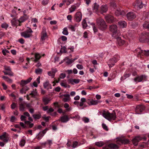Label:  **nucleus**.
<instances>
[{
    "mask_svg": "<svg viewBox=\"0 0 149 149\" xmlns=\"http://www.w3.org/2000/svg\"><path fill=\"white\" fill-rule=\"evenodd\" d=\"M86 19H85L83 20L82 22V25L83 26V28L84 29H86L87 26V24L86 20Z\"/></svg>",
    "mask_w": 149,
    "mask_h": 149,
    "instance_id": "58836bf2",
    "label": "nucleus"
},
{
    "mask_svg": "<svg viewBox=\"0 0 149 149\" xmlns=\"http://www.w3.org/2000/svg\"><path fill=\"white\" fill-rule=\"evenodd\" d=\"M35 59L34 61L36 62H37L38 60H40L41 58V55L40 54L38 53H36L35 54Z\"/></svg>",
    "mask_w": 149,
    "mask_h": 149,
    "instance_id": "7c9ffc66",
    "label": "nucleus"
},
{
    "mask_svg": "<svg viewBox=\"0 0 149 149\" xmlns=\"http://www.w3.org/2000/svg\"><path fill=\"white\" fill-rule=\"evenodd\" d=\"M0 139L3 141L4 142L7 143L9 140V137L8 134L5 132L0 136Z\"/></svg>",
    "mask_w": 149,
    "mask_h": 149,
    "instance_id": "6e6552de",
    "label": "nucleus"
},
{
    "mask_svg": "<svg viewBox=\"0 0 149 149\" xmlns=\"http://www.w3.org/2000/svg\"><path fill=\"white\" fill-rule=\"evenodd\" d=\"M136 51V52L137 53V54H143V50H142L140 48H138L137 49L135 50Z\"/></svg>",
    "mask_w": 149,
    "mask_h": 149,
    "instance_id": "de8ad7c7",
    "label": "nucleus"
},
{
    "mask_svg": "<svg viewBox=\"0 0 149 149\" xmlns=\"http://www.w3.org/2000/svg\"><path fill=\"white\" fill-rule=\"evenodd\" d=\"M78 146V142L77 141H75L73 143L72 147L74 148Z\"/></svg>",
    "mask_w": 149,
    "mask_h": 149,
    "instance_id": "0e129e2a",
    "label": "nucleus"
},
{
    "mask_svg": "<svg viewBox=\"0 0 149 149\" xmlns=\"http://www.w3.org/2000/svg\"><path fill=\"white\" fill-rule=\"evenodd\" d=\"M48 37L46 32V28L45 27H43L40 33V41H44Z\"/></svg>",
    "mask_w": 149,
    "mask_h": 149,
    "instance_id": "20e7f679",
    "label": "nucleus"
},
{
    "mask_svg": "<svg viewBox=\"0 0 149 149\" xmlns=\"http://www.w3.org/2000/svg\"><path fill=\"white\" fill-rule=\"evenodd\" d=\"M127 19L130 20H132L135 18L136 16L133 12H129L127 14Z\"/></svg>",
    "mask_w": 149,
    "mask_h": 149,
    "instance_id": "4468645a",
    "label": "nucleus"
},
{
    "mask_svg": "<svg viewBox=\"0 0 149 149\" xmlns=\"http://www.w3.org/2000/svg\"><path fill=\"white\" fill-rule=\"evenodd\" d=\"M97 23L100 29L103 30L107 28V26L104 20L99 18L96 19Z\"/></svg>",
    "mask_w": 149,
    "mask_h": 149,
    "instance_id": "f03ea898",
    "label": "nucleus"
},
{
    "mask_svg": "<svg viewBox=\"0 0 149 149\" xmlns=\"http://www.w3.org/2000/svg\"><path fill=\"white\" fill-rule=\"evenodd\" d=\"M91 24L92 25V27L94 33H95L97 32L98 29L95 26V24L93 23H92Z\"/></svg>",
    "mask_w": 149,
    "mask_h": 149,
    "instance_id": "79ce46f5",
    "label": "nucleus"
},
{
    "mask_svg": "<svg viewBox=\"0 0 149 149\" xmlns=\"http://www.w3.org/2000/svg\"><path fill=\"white\" fill-rule=\"evenodd\" d=\"M8 26V24L6 23H4L1 25V27L3 28L7 29Z\"/></svg>",
    "mask_w": 149,
    "mask_h": 149,
    "instance_id": "5fc2aeb1",
    "label": "nucleus"
},
{
    "mask_svg": "<svg viewBox=\"0 0 149 149\" xmlns=\"http://www.w3.org/2000/svg\"><path fill=\"white\" fill-rule=\"evenodd\" d=\"M68 27L69 29H70L72 31H75V27L73 25H69Z\"/></svg>",
    "mask_w": 149,
    "mask_h": 149,
    "instance_id": "bf43d9fd",
    "label": "nucleus"
},
{
    "mask_svg": "<svg viewBox=\"0 0 149 149\" xmlns=\"http://www.w3.org/2000/svg\"><path fill=\"white\" fill-rule=\"evenodd\" d=\"M110 6L111 7H113L114 9H115L116 7V5L114 1H112L110 3Z\"/></svg>",
    "mask_w": 149,
    "mask_h": 149,
    "instance_id": "6e6d98bb",
    "label": "nucleus"
},
{
    "mask_svg": "<svg viewBox=\"0 0 149 149\" xmlns=\"http://www.w3.org/2000/svg\"><path fill=\"white\" fill-rule=\"evenodd\" d=\"M78 58V57H77L75 58H74L73 59H69L68 57H66L65 59L67 61H66V63L68 64H70L73 63L75 60Z\"/></svg>",
    "mask_w": 149,
    "mask_h": 149,
    "instance_id": "5701e85b",
    "label": "nucleus"
},
{
    "mask_svg": "<svg viewBox=\"0 0 149 149\" xmlns=\"http://www.w3.org/2000/svg\"><path fill=\"white\" fill-rule=\"evenodd\" d=\"M47 74L49 76H51L52 78H54L55 76V74H53L51 71H48Z\"/></svg>",
    "mask_w": 149,
    "mask_h": 149,
    "instance_id": "864d4df0",
    "label": "nucleus"
},
{
    "mask_svg": "<svg viewBox=\"0 0 149 149\" xmlns=\"http://www.w3.org/2000/svg\"><path fill=\"white\" fill-rule=\"evenodd\" d=\"M106 22L109 23H111L115 21L114 17L111 15H107L105 17Z\"/></svg>",
    "mask_w": 149,
    "mask_h": 149,
    "instance_id": "423d86ee",
    "label": "nucleus"
},
{
    "mask_svg": "<svg viewBox=\"0 0 149 149\" xmlns=\"http://www.w3.org/2000/svg\"><path fill=\"white\" fill-rule=\"evenodd\" d=\"M143 4L141 0H138L134 6V8L137 10H139L143 8Z\"/></svg>",
    "mask_w": 149,
    "mask_h": 149,
    "instance_id": "9b49d317",
    "label": "nucleus"
},
{
    "mask_svg": "<svg viewBox=\"0 0 149 149\" xmlns=\"http://www.w3.org/2000/svg\"><path fill=\"white\" fill-rule=\"evenodd\" d=\"M115 14L116 15L118 16L120 15H125V12L122 10L121 11L120 10H117L115 12Z\"/></svg>",
    "mask_w": 149,
    "mask_h": 149,
    "instance_id": "393cba45",
    "label": "nucleus"
},
{
    "mask_svg": "<svg viewBox=\"0 0 149 149\" xmlns=\"http://www.w3.org/2000/svg\"><path fill=\"white\" fill-rule=\"evenodd\" d=\"M69 118L67 115H64L60 117L59 120L62 123H65L69 121Z\"/></svg>",
    "mask_w": 149,
    "mask_h": 149,
    "instance_id": "f3484780",
    "label": "nucleus"
},
{
    "mask_svg": "<svg viewBox=\"0 0 149 149\" xmlns=\"http://www.w3.org/2000/svg\"><path fill=\"white\" fill-rule=\"evenodd\" d=\"M0 107H1V109L2 110H3L4 111V112L5 111V104H1L0 105Z\"/></svg>",
    "mask_w": 149,
    "mask_h": 149,
    "instance_id": "4d7b16f0",
    "label": "nucleus"
},
{
    "mask_svg": "<svg viewBox=\"0 0 149 149\" xmlns=\"http://www.w3.org/2000/svg\"><path fill=\"white\" fill-rule=\"evenodd\" d=\"M102 126L103 128L106 131H108V127L107 126L104 124H102Z\"/></svg>",
    "mask_w": 149,
    "mask_h": 149,
    "instance_id": "774afa93",
    "label": "nucleus"
},
{
    "mask_svg": "<svg viewBox=\"0 0 149 149\" xmlns=\"http://www.w3.org/2000/svg\"><path fill=\"white\" fill-rule=\"evenodd\" d=\"M86 101V99L84 98H82L80 100V102L79 104V106L82 107L84 105V103Z\"/></svg>",
    "mask_w": 149,
    "mask_h": 149,
    "instance_id": "37998d69",
    "label": "nucleus"
},
{
    "mask_svg": "<svg viewBox=\"0 0 149 149\" xmlns=\"http://www.w3.org/2000/svg\"><path fill=\"white\" fill-rule=\"evenodd\" d=\"M64 107L66 109V111H69L72 110V109L71 107H70L69 108V105L67 103H65L64 104Z\"/></svg>",
    "mask_w": 149,
    "mask_h": 149,
    "instance_id": "f704fd0d",
    "label": "nucleus"
},
{
    "mask_svg": "<svg viewBox=\"0 0 149 149\" xmlns=\"http://www.w3.org/2000/svg\"><path fill=\"white\" fill-rule=\"evenodd\" d=\"M60 97L63 99V101L64 102H68L70 99V95L67 94L62 95L60 96Z\"/></svg>",
    "mask_w": 149,
    "mask_h": 149,
    "instance_id": "9d476101",
    "label": "nucleus"
},
{
    "mask_svg": "<svg viewBox=\"0 0 149 149\" xmlns=\"http://www.w3.org/2000/svg\"><path fill=\"white\" fill-rule=\"evenodd\" d=\"M22 87V88L20 90V92L22 94L26 93V92L29 89V88L26 86Z\"/></svg>",
    "mask_w": 149,
    "mask_h": 149,
    "instance_id": "a878e982",
    "label": "nucleus"
},
{
    "mask_svg": "<svg viewBox=\"0 0 149 149\" xmlns=\"http://www.w3.org/2000/svg\"><path fill=\"white\" fill-rule=\"evenodd\" d=\"M74 0H67V1L65 0V2L66 4L67 5H69L70 4L72 3Z\"/></svg>",
    "mask_w": 149,
    "mask_h": 149,
    "instance_id": "3c124183",
    "label": "nucleus"
},
{
    "mask_svg": "<svg viewBox=\"0 0 149 149\" xmlns=\"http://www.w3.org/2000/svg\"><path fill=\"white\" fill-rule=\"evenodd\" d=\"M109 148H110L111 149H117L119 148V146L117 145L113 144L111 143L108 145Z\"/></svg>",
    "mask_w": 149,
    "mask_h": 149,
    "instance_id": "c85d7f7f",
    "label": "nucleus"
},
{
    "mask_svg": "<svg viewBox=\"0 0 149 149\" xmlns=\"http://www.w3.org/2000/svg\"><path fill=\"white\" fill-rule=\"evenodd\" d=\"M117 42L118 45L119 46H122L125 43V41L124 40L121 39V38L118 37L117 38Z\"/></svg>",
    "mask_w": 149,
    "mask_h": 149,
    "instance_id": "2f4dec72",
    "label": "nucleus"
},
{
    "mask_svg": "<svg viewBox=\"0 0 149 149\" xmlns=\"http://www.w3.org/2000/svg\"><path fill=\"white\" fill-rule=\"evenodd\" d=\"M32 79V78L29 77L26 80H22L21 81L20 85L22 87H24L25 85L30 82Z\"/></svg>",
    "mask_w": 149,
    "mask_h": 149,
    "instance_id": "f8f14e48",
    "label": "nucleus"
},
{
    "mask_svg": "<svg viewBox=\"0 0 149 149\" xmlns=\"http://www.w3.org/2000/svg\"><path fill=\"white\" fill-rule=\"evenodd\" d=\"M80 4L79 3L74 4L72 5L69 8V10L70 13H72L79 6Z\"/></svg>",
    "mask_w": 149,
    "mask_h": 149,
    "instance_id": "a211bd4d",
    "label": "nucleus"
},
{
    "mask_svg": "<svg viewBox=\"0 0 149 149\" xmlns=\"http://www.w3.org/2000/svg\"><path fill=\"white\" fill-rule=\"evenodd\" d=\"M32 116L35 119H39L41 118V115L40 114H34Z\"/></svg>",
    "mask_w": 149,
    "mask_h": 149,
    "instance_id": "a19ab883",
    "label": "nucleus"
},
{
    "mask_svg": "<svg viewBox=\"0 0 149 149\" xmlns=\"http://www.w3.org/2000/svg\"><path fill=\"white\" fill-rule=\"evenodd\" d=\"M145 109V107L142 105L137 106L135 109V111L137 114H140Z\"/></svg>",
    "mask_w": 149,
    "mask_h": 149,
    "instance_id": "1a4fd4ad",
    "label": "nucleus"
},
{
    "mask_svg": "<svg viewBox=\"0 0 149 149\" xmlns=\"http://www.w3.org/2000/svg\"><path fill=\"white\" fill-rule=\"evenodd\" d=\"M143 54L147 56H149V50H145L143 51Z\"/></svg>",
    "mask_w": 149,
    "mask_h": 149,
    "instance_id": "338daca9",
    "label": "nucleus"
},
{
    "mask_svg": "<svg viewBox=\"0 0 149 149\" xmlns=\"http://www.w3.org/2000/svg\"><path fill=\"white\" fill-rule=\"evenodd\" d=\"M2 53L5 56L6 55V53H9V52L8 50L6 49H5L2 51Z\"/></svg>",
    "mask_w": 149,
    "mask_h": 149,
    "instance_id": "680f3d73",
    "label": "nucleus"
},
{
    "mask_svg": "<svg viewBox=\"0 0 149 149\" xmlns=\"http://www.w3.org/2000/svg\"><path fill=\"white\" fill-rule=\"evenodd\" d=\"M105 144V143L102 141L96 142L95 143V145L99 147H102Z\"/></svg>",
    "mask_w": 149,
    "mask_h": 149,
    "instance_id": "c9c22d12",
    "label": "nucleus"
},
{
    "mask_svg": "<svg viewBox=\"0 0 149 149\" xmlns=\"http://www.w3.org/2000/svg\"><path fill=\"white\" fill-rule=\"evenodd\" d=\"M117 143L118 144H126L129 142V141L124 138L122 139L121 138H117Z\"/></svg>",
    "mask_w": 149,
    "mask_h": 149,
    "instance_id": "0eeeda50",
    "label": "nucleus"
},
{
    "mask_svg": "<svg viewBox=\"0 0 149 149\" xmlns=\"http://www.w3.org/2000/svg\"><path fill=\"white\" fill-rule=\"evenodd\" d=\"M142 139V138L141 137H136L132 139V143L135 146H136L138 144V142L141 140Z\"/></svg>",
    "mask_w": 149,
    "mask_h": 149,
    "instance_id": "2eb2a0df",
    "label": "nucleus"
},
{
    "mask_svg": "<svg viewBox=\"0 0 149 149\" xmlns=\"http://www.w3.org/2000/svg\"><path fill=\"white\" fill-rule=\"evenodd\" d=\"M43 86L45 88L48 89V87H49V88L51 89L52 88L51 85L49 83L48 81H46L43 83Z\"/></svg>",
    "mask_w": 149,
    "mask_h": 149,
    "instance_id": "4be33fe9",
    "label": "nucleus"
},
{
    "mask_svg": "<svg viewBox=\"0 0 149 149\" xmlns=\"http://www.w3.org/2000/svg\"><path fill=\"white\" fill-rule=\"evenodd\" d=\"M99 5L96 3H95L93 6V11L96 13L99 12Z\"/></svg>",
    "mask_w": 149,
    "mask_h": 149,
    "instance_id": "b1692460",
    "label": "nucleus"
},
{
    "mask_svg": "<svg viewBox=\"0 0 149 149\" xmlns=\"http://www.w3.org/2000/svg\"><path fill=\"white\" fill-rule=\"evenodd\" d=\"M82 120L83 121H84L85 123H88L89 121V118L86 117H83L82 118Z\"/></svg>",
    "mask_w": 149,
    "mask_h": 149,
    "instance_id": "13d9d810",
    "label": "nucleus"
},
{
    "mask_svg": "<svg viewBox=\"0 0 149 149\" xmlns=\"http://www.w3.org/2000/svg\"><path fill=\"white\" fill-rule=\"evenodd\" d=\"M143 77V75L138 76L134 79V80L135 82H140L142 81Z\"/></svg>",
    "mask_w": 149,
    "mask_h": 149,
    "instance_id": "cd10ccee",
    "label": "nucleus"
},
{
    "mask_svg": "<svg viewBox=\"0 0 149 149\" xmlns=\"http://www.w3.org/2000/svg\"><path fill=\"white\" fill-rule=\"evenodd\" d=\"M25 141L24 139H22L20 141L19 145L22 146H24L25 143Z\"/></svg>",
    "mask_w": 149,
    "mask_h": 149,
    "instance_id": "603ef678",
    "label": "nucleus"
},
{
    "mask_svg": "<svg viewBox=\"0 0 149 149\" xmlns=\"http://www.w3.org/2000/svg\"><path fill=\"white\" fill-rule=\"evenodd\" d=\"M120 57L118 56H116L110 59L108 62V65L109 67L111 68L113 66L118 60L119 59Z\"/></svg>",
    "mask_w": 149,
    "mask_h": 149,
    "instance_id": "39448f33",
    "label": "nucleus"
},
{
    "mask_svg": "<svg viewBox=\"0 0 149 149\" xmlns=\"http://www.w3.org/2000/svg\"><path fill=\"white\" fill-rule=\"evenodd\" d=\"M66 48L65 46H63L61 48V51L62 52L64 53H66L67 52L66 50Z\"/></svg>",
    "mask_w": 149,
    "mask_h": 149,
    "instance_id": "052dcab7",
    "label": "nucleus"
},
{
    "mask_svg": "<svg viewBox=\"0 0 149 149\" xmlns=\"http://www.w3.org/2000/svg\"><path fill=\"white\" fill-rule=\"evenodd\" d=\"M42 69L39 68L36 69L35 72L37 74H39L42 73Z\"/></svg>",
    "mask_w": 149,
    "mask_h": 149,
    "instance_id": "09e8293b",
    "label": "nucleus"
},
{
    "mask_svg": "<svg viewBox=\"0 0 149 149\" xmlns=\"http://www.w3.org/2000/svg\"><path fill=\"white\" fill-rule=\"evenodd\" d=\"M28 18V17L26 15H24L22 17H21L19 19V23H22L24 22Z\"/></svg>",
    "mask_w": 149,
    "mask_h": 149,
    "instance_id": "c756f323",
    "label": "nucleus"
},
{
    "mask_svg": "<svg viewBox=\"0 0 149 149\" xmlns=\"http://www.w3.org/2000/svg\"><path fill=\"white\" fill-rule=\"evenodd\" d=\"M16 107V104L14 102L10 106L11 108L12 109H15Z\"/></svg>",
    "mask_w": 149,
    "mask_h": 149,
    "instance_id": "e2e57ef3",
    "label": "nucleus"
},
{
    "mask_svg": "<svg viewBox=\"0 0 149 149\" xmlns=\"http://www.w3.org/2000/svg\"><path fill=\"white\" fill-rule=\"evenodd\" d=\"M143 26L144 28L147 29L149 30V23L148 22H145L143 24Z\"/></svg>",
    "mask_w": 149,
    "mask_h": 149,
    "instance_id": "49530a36",
    "label": "nucleus"
},
{
    "mask_svg": "<svg viewBox=\"0 0 149 149\" xmlns=\"http://www.w3.org/2000/svg\"><path fill=\"white\" fill-rule=\"evenodd\" d=\"M66 77V75L65 73H61L60 74L59 76L60 78L61 79H63L65 78Z\"/></svg>",
    "mask_w": 149,
    "mask_h": 149,
    "instance_id": "69168bd1",
    "label": "nucleus"
},
{
    "mask_svg": "<svg viewBox=\"0 0 149 149\" xmlns=\"http://www.w3.org/2000/svg\"><path fill=\"white\" fill-rule=\"evenodd\" d=\"M62 33L63 34L65 35H67L68 34V31L67 28L66 27L64 28L63 29Z\"/></svg>",
    "mask_w": 149,
    "mask_h": 149,
    "instance_id": "8fccbe9b",
    "label": "nucleus"
},
{
    "mask_svg": "<svg viewBox=\"0 0 149 149\" xmlns=\"http://www.w3.org/2000/svg\"><path fill=\"white\" fill-rule=\"evenodd\" d=\"M30 95H31L32 97H34L37 95V92L36 89L33 90L29 94Z\"/></svg>",
    "mask_w": 149,
    "mask_h": 149,
    "instance_id": "473e14b6",
    "label": "nucleus"
},
{
    "mask_svg": "<svg viewBox=\"0 0 149 149\" xmlns=\"http://www.w3.org/2000/svg\"><path fill=\"white\" fill-rule=\"evenodd\" d=\"M103 117L109 121L111 120H114L116 118V113L115 112H113L110 113L108 111H104L102 113Z\"/></svg>",
    "mask_w": 149,
    "mask_h": 149,
    "instance_id": "f257e3e1",
    "label": "nucleus"
},
{
    "mask_svg": "<svg viewBox=\"0 0 149 149\" xmlns=\"http://www.w3.org/2000/svg\"><path fill=\"white\" fill-rule=\"evenodd\" d=\"M50 100V99L49 98L47 97H44L43 99V102L46 105L47 104L49 103Z\"/></svg>",
    "mask_w": 149,
    "mask_h": 149,
    "instance_id": "ea45409f",
    "label": "nucleus"
},
{
    "mask_svg": "<svg viewBox=\"0 0 149 149\" xmlns=\"http://www.w3.org/2000/svg\"><path fill=\"white\" fill-rule=\"evenodd\" d=\"M11 22L13 25H17L19 21L17 19H13L11 21Z\"/></svg>",
    "mask_w": 149,
    "mask_h": 149,
    "instance_id": "c03bdc74",
    "label": "nucleus"
},
{
    "mask_svg": "<svg viewBox=\"0 0 149 149\" xmlns=\"http://www.w3.org/2000/svg\"><path fill=\"white\" fill-rule=\"evenodd\" d=\"M118 23V25L120 28H123L127 26V24L124 21H120Z\"/></svg>",
    "mask_w": 149,
    "mask_h": 149,
    "instance_id": "bb28decb",
    "label": "nucleus"
},
{
    "mask_svg": "<svg viewBox=\"0 0 149 149\" xmlns=\"http://www.w3.org/2000/svg\"><path fill=\"white\" fill-rule=\"evenodd\" d=\"M3 72L5 75H8L10 76H13V73L12 72L11 70L8 71H3Z\"/></svg>",
    "mask_w": 149,
    "mask_h": 149,
    "instance_id": "4c0bfd02",
    "label": "nucleus"
},
{
    "mask_svg": "<svg viewBox=\"0 0 149 149\" xmlns=\"http://www.w3.org/2000/svg\"><path fill=\"white\" fill-rule=\"evenodd\" d=\"M68 81L70 83L73 85L74 84H78L80 81V80L79 79H69Z\"/></svg>",
    "mask_w": 149,
    "mask_h": 149,
    "instance_id": "412c9836",
    "label": "nucleus"
},
{
    "mask_svg": "<svg viewBox=\"0 0 149 149\" xmlns=\"http://www.w3.org/2000/svg\"><path fill=\"white\" fill-rule=\"evenodd\" d=\"M87 102L88 104L89 105H95L99 102L97 100L90 99H88Z\"/></svg>",
    "mask_w": 149,
    "mask_h": 149,
    "instance_id": "dca6fc26",
    "label": "nucleus"
},
{
    "mask_svg": "<svg viewBox=\"0 0 149 149\" xmlns=\"http://www.w3.org/2000/svg\"><path fill=\"white\" fill-rule=\"evenodd\" d=\"M108 10V7L106 5H102L100 8V12L102 13H106Z\"/></svg>",
    "mask_w": 149,
    "mask_h": 149,
    "instance_id": "aec40b11",
    "label": "nucleus"
},
{
    "mask_svg": "<svg viewBox=\"0 0 149 149\" xmlns=\"http://www.w3.org/2000/svg\"><path fill=\"white\" fill-rule=\"evenodd\" d=\"M109 29L113 33V35H114V34L116 33L117 31V26L115 24L111 25L110 26Z\"/></svg>",
    "mask_w": 149,
    "mask_h": 149,
    "instance_id": "6ab92c4d",
    "label": "nucleus"
},
{
    "mask_svg": "<svg viewBox=\"0 0 149 149\" xmlns=\"http://www.w3.org/2000/svg\"><path fill=\"white\" fill-rule=\"evenodd\" d=\"M33 31L31 29L29 28L24 31L21 33V35L22 36L24 37L25 38H29L32 36V33Z\"/></svg>",
    "mask_w": 149,
    "mask_h": 149,
    "instance_id": "7ed1b4c3",
    "label": "nucleus"
},
{
    "mask_svg": "<svg viewBox=\"0 0 149 149\" xmlns=\"http://www.w3.org/2000/svg\"><path fill=\"white\" fill-rule=\"evenodd\" d=\"M2 77L4 80L9 83H11L12 82V80L7 77L3 76Z\"/></svg>",
    "mask_w": 149,
    "mask_h": 149,
    "instance_id": "e433bc0d",
    "label": "nucleus"
},
{
    "mask_svg": "<svg viewBox=\"0 0 149 149\" xmlns=\"http://www.w3.org/2000/svg\"><path fill=\"white\" fill-rule=\"evenodd\" d=\"M142 39H148L149 38V33H144V34L142 36Z\"/></svg>",
    "mask_w": 149,
    "mask_h": 149,
    "instance_id": "a18cd8bd",
    "label": "nucleus"
},
{
    "mask_svg": "<svg viewBox=\"0 0 149 149\" xmlns=\"http://www.w3.org/2000/svg\"><path fill=\"white\" fill-rule=\"evenodd\" d=\"M75 20L77 22H80L82 18V15L80 12H77L75 15Z\"/></svg>",
    "mask_w": 149,
    "mask_h": 149,
    "instance_id": "ddd939ff",
    "label": "nucleus"
},
{
    "mask_svg": "<svg viewBox=\"0 0 149 149\" xmlns=\"http://www.w3.org/2000/svg\"><path fill=\"white\" fill-rule=\"evenodd\" d=\"M19 110L21 111H23L25 110V104L21 103L19 104Z\"/></svg>",
    "mask_w": 149,
    "mask_h": 149,
    "instance_id": "72a5a7b5",
    "label": "nucleus"
}]
</instances>
